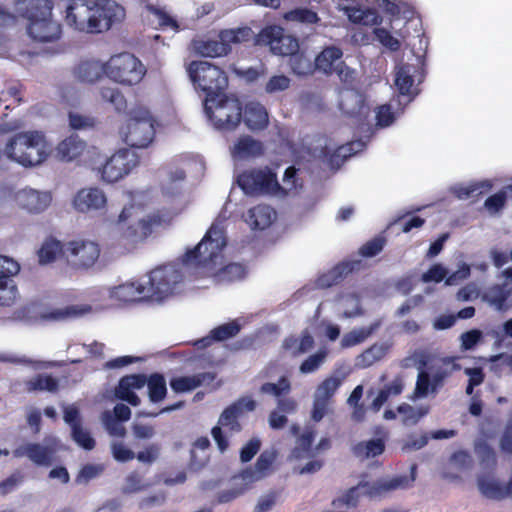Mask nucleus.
<instances>
[{
	"label": "nucleus",
	"instance_id": "obj_31",
	"mask_svg": "<svg viewBox=\"0 0 512 512\" xmlns=\"http://www.w3.org/2000/svg\"><path fill=\"white\" fill-rule=\"evenodd\" d=\"M92 310L90 305H70L62 309H52L40 313V319L43 321H63L83 316Z\"/></svg>",
	"mask_w": 512,
	"mask_h": 512
},
{
	"label": "nucleus",
	"instance_id": "obj_35",
	"mask_svg": "<svg viewBox=\"0 0 512 512\" xmlns=\"http://www.w3.org/2000/svg\"><path fill=\"white\" fill-rule=\"evenodd\" d=\"M263 153V144L250 136L241 137L233 148V155L241 159L258 157Z\"/></svg>",
	"mask_w": 512,
	"mask_h": 512
},
{
	"label": "nucleus",
	"instance_id": "obj_13",
	"mask_svg": "<svg viewBox=\"0 0 512 512\" xmlns=\"http://www.w3.org/2000/svg\"><path fill=\"white\" fill-rule=\"evenodd\" d=\"M256 44L269 46L273 54L281 56L290 57L299 50L298 39L286 35L284 29L276 25L263 28L256 36Z\"/></svg>",
	"mask_w": 512,
	"mask_h": 512
},
{
	"label": "nucleus",
	"instance_id": "obj_29",
	"mask_svg": "<svg viewBox=\"0 0 512 512\" xmlns=\"http://www.w3.org/2000/svg\"><path fill=\"white\" fill-rule=\"evenodd\" d=\"M354 262H341L335 265L328 272L317 278V285L321 288H329L339 284L344 278L353 272Z\"/></svg>",
	"mask_w": 512,
	"mask_h": 512
},
{
	"label": "nucleus",
	"instance_id": "obj_33",
	"mask_svg": "<svg viewBox=\"0 0 512 512\" xmlns=\"http://www.w3.org/2000/svg\"><path fill=\"white\" fill-rule=\"evenodd\" d=\"M85 146L77 135H71L58 144L57 155L62 161H72L83 153Z\"/></svg>",
	"mask_w": 512,
	"mask_h": 512
},
{
	"label": "nucleus",
	"instance_id": "obj_58",
	"mask_svg": "<svg viewBox=\"0 0 512 512\" xmlns=\"http://www.w3.org/2000/svg\"><path fill=\"white\" fill-rule=\"evenodd\" d=\"M252 31L250 28H237L230 30H223L219 34V38L223 41H226L230 46L231 43H241L244 41H248L251 37Z\"/></svg>",
	"mask_w": 512,
	"mask_h": 512
},
{
	"label": "nucleus",
	"instance_id": "obj_14",
	"mask_svg": "<svg viewBox=\"0 0 512 512\" xmlns=\"http://www.w3.org/2000/svg\"><path fill=\"white\" fill-rule=\"evenodd\" d=\"M138 165L134 152L121 149L110 158L100 169L101 179L106 183H115L128 175Z\"/></svg>",
	"mask_w": 512,
	"mask_h": 512
},
{
	"label": "nucleus",
	"instance_id": "obj_23",
	"mask_svg": "<svg viewBox=\"0 0 512 512\" xmlns=\"http://www.w3.org/2000/svg\"><path fill=\"white\" fill-rule=\"evenodd\" d=\"M404 388V376L402 374L395 375L389 383L384 384L379 389L377 396L369 405V409L374 413H378L389 398L401 395Z\"/></svg>",
	"mask_w": 512,
	"mask_h": 512
},
{
	"label": "nucleus",
	"instance_id": "obj_49",
	"mask_svg": "<svg viewBox=\"0 0 512 512\" xmlns=\"http://www.w3.org/2000/svg\"><path fill=\"white\" fill-rule=\"evenodd\" d=\"M291 391V383L286 376H281L277 383L266 382L261 385L260 392L263 394H271L278 399Z\"/></svg>",
	"mask_w": 512,
	"mask_h": 512
},
{
	"label": "nucleus",
	"instance_id": "obj_59",
	"mask_svg": "<svg viewBox=\"0 0 512 512\" xmlns=\"http://www.w3.org/2000/svg\"><path fill=\"white\" fill-rule=\"evenodd\" d=\"M72 439L83 449L92 450L95 447V440L90 433L83 429L82 425H75L71 430Z\"/></svg>",
	"mask_w": 512,
	"mask_h": 512
},
{
	"label": "nucleus",
	"instance_id": "obj_12",
	"mask_svg": "<svg viewBox=\"0 0 512 512\" xmlns=\"http://www.w3.org/2000/svg\"><path fill=\"white\" fill-rule=\"evenodd\" d=\"M237 183L246 194L250 195L277 192L280 189L276 174L268 167L242 172L237 178Z\"/></svg>",
	"mask_w": 512,
	"mask_h": 512
},
{
	"label": "nucleus",
	"instance_id": "obj_6",
	"mask_svg": "<svg viewBox=\"0 0 512 512\" xmlns=\"http://www.w3.org/2000/svg\"><path fill=\"white\" fill-rule=\"evenodd\" d=\"M147 384L149 400L158 403L167 395L166 381L162 374L153 373L149 377L144 374H130L123 376L115 388L117 399L125 401L132 406L140 404V398L133 390L141 389Z\"/></svg>",
	"mask_w": 512,
	"mask_h": 512
},
{
	"label": "nucleus",
	"instance_id": "obj_51",
	"mask_svg": "<svg viewBox=\"0 0 512 512\" xmlns=\"http://www.w3.org/2000/svg\"><path fill=\"white\" fill-rule=\"evenodd\" d=\"M241 330V325L237 320L219 325L211 330L212 337L215 341L222 342L235 337Z\"/></svg>",
	"mask_w": 512,
	"mask_h": 512
},
{
	"label": "nucleus",
	"instance_id": "obj_44",
	"mask_svg": "<svg viewBox=\"0 0 512 512\" xmlns=\"http://www.w3.org/2000/svg\"><path fill=\"white\" fill-rule=\"evenodd\" d=\"M283 18L288 22H297L301 24H317L320 17L317 12L306 7L295 8L284 13Z\"/></svg>",
	"mask_w": 512,
	"mask_h": 512
},
{
	"label": "nucleus",
	"instance_id": "obj_62",
	"mask_svg": "<svg viewBox=\"0 0 512 512\" xmlns=\"http://www.w3.org/2000/svg\"><path fill=\"white\" fill-rule=\"evenodd\" d=\"M160 445L156 443H152L147 445L143 450L139 451L135 454V458L143 464L151 465L153 464L160 456Z\"/></svg>",
	"mask_w": 512,
	"mask_h": 512
},
{
	"label": "nucleus",
	"instance_id": "obj_1",
	"mask_svg": "<svg viewBox=\"0 0 512 512\" xmlns=\"http://www.w3.org/2000/svg\"><path fill=\"white\" fill-rule=\"evenodd\" d=\"M226 244L223 230L213 225L200 243L183 255L182 262L187 267L202 269V275L213 277L219 284L240 281L247 273L243 264L232 262L217 269L222 262V251Z\"/></svg>",
	"mask_w": 512,
	"mask_h": 512
},
{
	"label": "nucleus",
	"instance_id": "obj_9",
	"mask_svg": "<svg viewBox=\"0 0 512 512\" xmlns=\"http://www.w3.org/2000/svg\"><path fill=\"white\" fill-rule=\"evenodd\" d=\"M147 70L144 64L132 53L115 54L105 62V75L123 86H134L142 81Z\"/></svg>",
	"mask_w": 512,
	"mask_h": 512
},
{
	"label": "nucleus",
	"instance_id": "obj_38",
	"mask_svg": "<svg viewBox=\"0 0 512 512\" xmlns=\"http://www.w3.org/2000/svg\"><path fill=\"white\" fill-rule=\"evenodd\" d=\"M209 378H212L209 373L175 377L170 380V387L176 393L189 392L201 386Z\"/></svg>",
	"mask_w": 512,
	"mask_h": 512
},
{
	"label": "nucleus",
	"instance_id": "obj_19",
	"mask_svg": "<svg viewBox=\"0 0 512 512\" xmlns=\"http://www.w3.org/2000/svg\"><path fill=\"white\" fill-rule=\"evenodd\" d=\"M72 205L80 213L99 212L106 208L107 196L98 187L81 188L74 195Z\"/></svg>",
	"mask_w": 512,
	"mask_h": 512
},
{
	"label": "nucleus",
	"instance_id": "obj_42",
	"mask_svg": "<svg viewBox=\"0 0 512 512\" xmlns=\"http://www.w3.org/2000/svg\"><path fill=\"white\" fill-rule=\"evenodd\" d=\"M29 391H47L55 393L59 389V381L50 374L41 373L26 382Z\"/></svg>",
	"mask_w": 512,
	"mask_h": 512
},
{
	"label": "nucleus",
	"instance_id": "obj_32",
	"mask_svg": "<svg viewBox=\"0 0 512 512\" xmlns=\"http://www.w3.org/2000/svg\"><path fill=\"white\" fill-rule=\"evenodd\" d=\"M392 345L387 342L375 343L365 349L356 358V366L359 368H368L374 363L383 359L390 351Z\"/></svg>",
	"mask_w": 512,
	"mask_h": 512
},
{
	"label": "nucleus",
	"instance_id": "obj_30",
	"mask_svg": "<svg viewBox=\"0 0 512 512\" xmlns=\"http://www.w3.org/2000/svg\"><path fill=\"white\" fill-rule=\"evenodd\" d=\"M511 294L512 291L506 283L494 284L485 290L483 300L497 311L503 312L508 309L507 300Z\"/></svg>",
	"mask_w": 512,
	"mask_h": 512
},
{
	"label": "nucleus",
	"instance_id": "obj_37",
	"mask_svg": "<svg viewBox=\"0 0 512 512\" xmlns=\"http://www.w3.org/2000/svg\"><path fill=\"white\" fill-rule=\"evenodd\" d=\"M342 50L335 46L326 47L315 58L314 66L316 69L330 74L335 70V63L342 58Z\"/></svg>",
	"mask_w": 512,
	"mask_h": 512
},
{
	"label": "nucleus",
	"instance_id": "obj_47",
	"mask_svg": "<svg viewBox=\"0 0 512 512\" xmlns=\"http://www.w3.org/2000/svg\"><path fill=\"white\" fill-rule=\"evenodd\" d=\"M359 483L356 486H353L346 490L341 496L332 500L331 505L339 509L343 506L347 508H356L360 502V494H359Z\"/></svg>",
	"mask_w": 512,
	"mask_h": 512
},
{
	"label": "nucleus",
	"instance_id": "obj_27",
	"mask_svg": "<svg viewBox=\"0 0 512 512\" xmlns=\"http://www.w3.org/2000/svg\"><path fill=\"white\" fill-rule=\"evenodd\" d=\"M73 74L80 82L94 83L105 75V63L98 60L81 61L74 67Z\"/></svg>",
	"mask_w": 512,
	"mask_h": 512
},
{
	"label": "nucleus",
	"instance_id": "obj_24",
	"mask_svg": "<svg viewBox=\"0 0 512 512\" xmlns=\"http://www.w3.org/2000/svg\"><path fill=\"white\" fill-rule=\"evenodd\" d=\"M242 119L245 125L252 131L265 129L269 124L266 108L259 102H248L244 108Z\"/></svg>",
	"mask_w": 512,
	"mask_h": 512
},
{
	"label": "nucleus",
	"instance_id": "obj_53",
	"mask_svg": "<svg viewBox=\"0 0 512 512\" xmlns=\"http://www.w3.org/2000/svg\"><path fill=\"white\" fill-rule=\"evenodd\" d=\"M397 412L403 415L405 425L416 424L422 417L428 413V408H414L413 406L402 403L397 407Z\"/></svg>",
	"mask_w": 512,
	"mask_h": 512
},
{
	"label": "nucleus",
	"instance_id": "obj_26",
	"mask_svg": "<svg viewBox=\"0 0 512 512\" xmlns=\"http://www.w3.org/2000/svg\"><path fill=\"white\" fill-rule=\"evenodd\" d=\"M314 345V338L307 329L302 331L299 337L289 335L282 341V349L293 358L309 352Z\"/></svg>",
	"mask_w": 512,
	"mask_h": 512
},
{
	"label": "nucleus",
	"instance_id": "obj_40",
	"mask_svg": "<svg viewBox=\"0 0 512 512\" xmlns=\"http://www.w3.org/2000/svg\"><path fill=\"white\" fill-rule=\"evenodd\" d=\"M478 487L481 494L489 499L501 500L511 494L508 490V486L503 487L497 481L485 477L478 479Z\"/></svg>",
	"mask_w": 512,
	"mask_h": 512
},
{
	"label": "nucleus",
	"instance_id": "obj_43",
	"mask_svg": "<svg viewBox=\"0 0 512 512\" xmlns=\"http://www.w3.org/2000/svg\"><path fill=\"white\" fill-rule=\"evenodd\" d=\"M197 50L199 54L204 57L214 58L227 55L231 51V46L220 38V40H207L201 42L197 47Z\"/></svg>",
	"mask_w": 512,
	"mask_h": 512
},
{
	"label": "nucleus",
	"instance_id": "obj_5",
	"mask_svg": "<svg viewBox=\"0 0 512 512\" xmlns=\"http://www.w3.org/2000/svg\"><path fill=\"white\" fill-rule=\"evenodd\" d=\"M137 210L133 204L125 206L116 220L119 227L118 241L125 246H135L143 242L162 224L161 215L149 214L139 218Z\"/></svg>",
	"mask_w": 512,
	"mask_h": 512
},
{
	"label": "nucleus",
	"instance_id": "obj_50",
	"mask_svg": "<svg viewBox=\"0 0 512 512\" xmlns=\"http://www.w3.org/2000/svg\"><path fill=\"white\" fill-rule=\"evenodd\" d=\"M491 188L492 184L489 181H481L471 183L468 186H460L455 189V194L459 199H468L488 192Z\"/></svg>",
	"mask_w": 512,
	"mask_h": 512
},
{
	"label": "nucleus",
	"instance_id": "obj_25",
	"mask_svg": "<svg viewBox=\"0 0 512 512\" xmlns=\"http://www.w3.org/2000/svg\"><path fill=\"white\" fill-rule=\"evenodd\" d=\"M114 294L124 303L151 301L146 284L139 281L119 285L115 288Z\"/></svg>",
	"mask_w": 512,
	"mask_h": 512
},
{
	"label": "nucleus",
	"instance_id": "obj_17",
	"mask_svg": "<svg viewBox=\"0 0 512 512\" xmlns=\"http://www.w3.org/2000/svg\"><path fill=\"white\" fill-rule=\"evenodd\" d=\"M416 474V465H412L411 467V476L408 477L406 475L395 476L391 479H378L373 482L369 481H360L359 487L364 490V494L373 499L378 497H383L391 491L397 489H405L410 486L412 482L415 480Z\"/></svg>",
	"mask_w": 512,
	"mask_h": 512
},
{
	"label": "nucleus",
	"instance_id": "obj_39",
	"mask_svg": "<svg viewBox=\"0 0 512 512\" xmlns=\"http://www.w3.org/2000/svg\"><path fill=\"white\" fill-rule=\"evenodd\" d=\"M380 321L371 323L368 327H361L359 329H353L350 332L344 334L341 339L342 348H350L363 343L368 337H370L379 327Z\"/></svg>",
	"mask_w": 512,
	"mask_h": 512
},
{
	"label": "nucleus",
	"instance_id": "obj_7",
	"mask_svg": "<svg viewBox=\"0 0 512 512\" xmlns=\"http://www.w3.org/2000/svg\"><path fill=\"white\" fill-rule=\"evenodd\" d=\"M156 119L143 105H136L128 112L126 124L120 134L124 142L133 148H146L152 143L156 132Z\"/></svg>",
	"mask_w": 512,
	"mask_h": 512
},
{
	"label": "nucleus",
	"instance_id": "obj_4",
	"mask_svg": "<svg viewBox=\"0 0 512 512\" xmlns=\"http://www.w3.org/2000/svg\"><path fill=\"white\" fill-rule=\"evenodd\" d=\"M5 155L23 167H33L47 159L49 146L41 131L19 132L7 142Z\"/></svg>",
	"mask_w": 512,
	"mask_h": 512
},
{
	"label": "nucleus",
	"instance_id": "obj_63",
	"mask_svg": "<svg viewBox=\"0 0 512 512\" xmlns=\"http://www.w3.org/2000/svg\"><path fill=\"white\" fill-rule=\"evenodd\" d=\"M361 146L360 142H349L346 145H342L337 148V150L331 155L329 161L331 165L335 163L339 166L343 163L348 157L355 153L354 146Z\"/></svg>",
	"mask_w": 512,
	"mask_h": 512
},
{
	"label": "nucleus",
	"instance_id": "obj_15",
	"mask_svg": "<svg viewBox=\"0 0 512 512\" xmlns=\"http://www.w3.org/2000/svg\"><path fill=\"white\" fill-rule=\"evenodd\" d=\"M100 246L91 240H72L64 244V256L74 266L89 268L93 266L100 256Z\"/></svg>",
	"mask_w": 512,
	"mask_h": 512
},
{
	"label": "nucleus",
	"instance_id": "obj_2",
	"mask_svg": "<svg viewBox=\"0 0 512 512\" xmlns=\"http://www.w3.org/2000/svg\"><path fill=\"white\" fill-rule=\"evenodd\" d=\"M124 17V9L111 0H101L90 7L85 2L73 0L66 7V23L78 31L101 33Z\"/></svg>",
	"mask_w": 512,
	"mask_h": 512
},
{
	"label": "nucleus",
	"instance_id": "obj_56",
	"mask_svg": "<svg viewBox=\"0 0 512 512\" xmlns=\"http://www.w3.org/2000/svg\"><path fill=\"white\" fill-rule=\"evenodd\" d=\"M386 244V238L383 235H377L364 243L359 248V255L364 258H371L382 252Z\"/></svg>",
	"mask_w": 512,
	"mask_h": 512
},
{
	"label": "nucleus",
	"instance_id": "obj_18",
	"mask_svg": "<svg viewBox=\"0 0 512 512\" xmlns=\"http://www.w3.org/2000/svg\"><path fill=\"white\" fill-rule=\"evenodd\" d=\"M20 270L14 259L0 255V306H11L18 294L17 286L12 279Z\"/></svg>",
	"mask_w": 512,
	"mask_h": 512
},
{
	"label": "nucleus",
	"instance_id": "obj_46",
	"mask_svg": "<svg viewBox=\"0 0 512 512\" xmlns=\"http://www.w3.org/2000/svg\"><path fill=\"white\" fill-rule=\"evenodd\" d=\"M289 65L292 72L298 76L312 74L315 68L311 60L304 53H300L299 50L290 56Z\"/></svg>",
	"mask_w": 512,
	"mask_h": 512
},
{
	"label": "nucleus",
	"instance_id": "obj_11",
	"mask_svg": "<svg viewBox=\"0 0 512 512\" xmlns=\"http://www.w3.org/2000/svg\"><path fill=\"white\" fill-rule=\"evenodd\" d=\"M215 110L205 104V112L214 126L219 130H233L242 120V106L238 100L218 97Z\"/></svg>",
	"mask_w": 512,
	"mask_h": 512
},
{
	"label": "nucleus",
	"instance_id": "obj_41",
	"mask_svg": "<svg viewBox=\"0 0 512 512\" xmlns=\"http://www.w3.org/2000/svg\"><path fill=\"white\" fill-rule=\"evenodd\" d=\"M385 451V442L381 438L361 441L354 445L353 453L363 458H371L381 455Z\"/></svg>",
	"mask_w": 512,
	"mask_h": 512
},
{
	"label": "nucleus",
	"instance_id": "obj_64",
	"mask_svg": "<svg viewBox=\"0 0 512 512\" xmlns=\"http://www.w3.org/2000/svg\"><path fill=\"white\" fill-rule=\"evenodd\" d=\"M111 453L113 458L121 463L129 462L135 458V453L123 442H113Z\"/></svg>",
	"mask_w": 512,
	"mask_h": 512
},
{
	"label": "nucleus",
	"instance_id": "obj_28",
	"mask_svg": "<svg viewBox=\"0 0 512 512\" xmlns=\"http://www.w3.org/2000/svg\"><path fill=\"white\" fill-rule=\"evenodd\" d=\"M275 218L276 212L272 207L259 204L248 210L246 222L252 229L263 230L269 227Z\"/></svg>",
	"mask_w": 512,
	"mask_h": 512
},
{
	"label": "nucleus",
	"instance_id": "obj_36",
	"mask_svg": "<svg viewBox=\"0 0 512 512\" xmlns=\"http://www.w3.org/2000/svg\"><path fill=\"white\" fill-rule=\"evenodd\" d=\"M278 458V451L275 448L263 450L254 464L255 479H263L269 476L274 468V464Z\"/></svg>",
	"mask_w": 512,
	"mask_h": 512
},
{
	"label": "nucleus",
	"instance_id": "obj_21",
	"mask_svg": "<svg viewBox=\"0 0 512 512\" xmlns=\"http://www.w3.org/2000/svg\"><path fill=\"white\" fill-rule=\"evenodd\" d=\"M54 449L39 443H26L13 450L15 458L27 457L36 466H49L53 462Z\"/></svg>",
	"mask_w": 512,
	"mask_h": 512
},
{
	"label": "nucleus",
	"instance_id": "obj_10",
	"mask_svg": "<svg viewBox=\"0 0 512 512\" xmlns=\"http://www.w3.org/2000/svg\"><path fill=\"white\" fill-rule=\"evenodd\" d=\"M183 281L181 271L173 265H165L152 270L146 284L151 301L161 302Z\"/></svg>",
	"mask_w": 512,
	"mask_h": 512
},
{
	"label": "nucleus",
	"instance_id": "obj_45",
	"mask_svg": "<svg viewBox=\"0 0 512 512\" xmlns=\"http://www.w3.org/2000/svg\"><path fill=\"white\" fill-rule=\"evenodd\" d=\"M62 253L64 255V245L57 240H46L38 250V258L41 264L53 262L57 255Z\"/></svg>",
	"mask_w": 512,
	"mask_h": 512
},
{
	"label": "nucleus",
	"instance_id": "obj_48",
	"mask_svg": "<svg viewBox=\"0 0 512 512\" xmlns=\"http://www.w3.org/2000/svg\"><path fill=\"white\" fill-rule=\"evenodd\" d=\"M104 101L113 105L118 113L124 112L127 108V101L122 92L117 88L102 87L100 90Z\"/></svg>",
	"mask_w": 512,
	"mask_h": 512
},
{
	"label": "nucleus",
	"instance_id": "obj_55",
	"mask_svg": "<svg viewBox=\"0 0 512 512\" xmlns=\"http://www.w3.org/2000/svg\"><path fill=\"white\" fill-rule=\"evenodd\" d=\"M101 420L105 429L111 436L119 438L125 437L126 428L122 424L123 421L116 419L112 412L104 411L101 415Z\"/></svg>",
	"mask_w": 512,
	"mask_h": 512
},
{
	"label": "nucleus",
	"instance_id": "obj_54",
	"mask_svg": "<svg viewBox=\"0 0 512 512\" xmlns=\"http://www.w3.org/2000/svg\"><path fill=\"white\" fill-rule=\"evenodd\" d=\"M441 380L442 378L439 375H436L434 376L433 382H431L429 374L421 371L418 374L414 394L416 397L426 396L429 392L430 386L432 387V391H435Z\"/></svg>",
	"mask_w": 512,
	"mask_h": 512
},
{
	"label": "nucleus",
	"instance_id": "obj_16",
	"mask_svg": "<svg viewBox=\"0 0 512 512\" xmlns=\"http://www.w3.org/2000/svg\"><path fill=\"white\" fill-rule=\"evenodd\" d=\"M425 78L424 67L421 63H403L396 67L395 86L400 95L413 99L418 94L415 82L422 83Z\"/></svg>",
	"mask_w": 512,
	"mask_h": 512
},
{
	"label": "nucleus",
	"instance_id": "obj_61",
	"mask_svg": "<svg viewBox=\"0 0 512 512\" xmlns=\"http://www.w3.org/2000/svg\"><path fill=\"white\" fill-rule=\"evenodd\" d=\"M475 452L480 459V463L485 466H494L496 464V454L494 449L485 441L479 442L475 446Z\"/></svg>",
	"mask_w": 512,
	"mask_h": 512
},
{
	"label": "nucleus",
	"instance_id": "obj_60",
	"mask_svg": "<svg viewBox=\"0 0 512 512\" xmlns=\"http://www.w3.org/2000/svg\"><path fill=\"white\" fill-rule=\"evenodd\" d=\"M373 33L376 39L390 51H398L400 49V41L395 38L387 29L382 27L374 28Z\"/></svg>",
	"mask_w": 512,
	"mask_h": 512
},
{
	"label": "nucleus",
	"instance_id": "obj_34",
	"mask_svg": "<svg viewBox=\"0 0 512 512\" xmlns=\"http://www.w3.org/2000/svg\"><path fill=\"white\" fill-rule=\"evenodd\" d=\"M345 12L349 21L354 24L372 26L380 24L382 21L379 13L372 8L346 7Z\"/></svg>",
	"mask_w": 512,
	"mask_h": 512
},
{
	"label": "nucleus",
	"instance_id": "obj_3",
	"mask_svg": "<svg viewBox=\"0 0 512 512\" xmlns=\"http://www.w3.org/2000/svg\"><path fill=\"white\" fill-rule=\"evenodd\" d=\"M17 13L28 20V35L38 42H52L61 35V25L52 19L51 0H17Z\"/></svg>",
	"mask_w": 512,
	"mask_h": 512
},
{
	"label": "nucleus",
	"instance_id": "obj_22",
	"mask_svg": "<svg viewBox=\"0 0 512 512\" xmlns=\"http://www.w3.org/2000/svg\"><path fill=\"white\" fill-rule=\"evenodd\" d=\"M19 205L30 213H40L48 208L51 203V195L33 189H24L17 194Z\"/></svg>",
	"mask_w": 512,
	"mask_h": 512
},
{
	"label": "nucleus",
	"instance_id": "obj_8",
	"mask_svg": "<svg viewBox=\"0 0 512 512\" xmlns=\"http://www.w3.org/2000/svg\"><path fill=\"white\" fill-rule=\"evenodd\" d=\"M193 85L205 93L206 102H215L224 96L228 76L220 67L208 61H192L187 67Z\"/></svg>",
	"mask_w": 512,
	"mask_h": 512
},
{
	"label": "nucleus",
	"instance_id": "obj_20",
	"mask_svg": "<svg viewBox=\"0 0 512 512\" xmlns=\"http://www.w3.org/2000/svg\"><path fill=\"white\" fill-rule=\"evenodd\" d=\"M256 402L250 397L240 398L238 401L232 403L224 409L221 413L218 424L222 427L228 428L230 432H240L242 427L239 423V417L244 411L250 412L255 410Z\"/></svg>",
	"mask_w": 512,
	"mask_h": 512
},
{
	"label": "nucleus",
	"instance_id": "obj_57",
	"mask_svg": "<svg viewBox=\"0 0 512 512\" xmlns=\"http://www.w3.org/2000/svg\"><path fill=\"white\" fill-rule=\"evenodd\" d=\"M327 350L320 349L316 353L307 357L300 365L299 370L302 374L315 372L324 363L327 357Z\"/></svg>",
	"mask_w": 512,
	"mask_h": 512
},
{
	"label": "nucleus",
	"instance_id": "obj_52",
	"mask_svg": "<svg viewBox=\"0 0 512 512\" xmlns=\"http://www.w3.org/2000/svg\"><path fill=\"white\" fill-rule=\"evenodd\" d=\"M340 385L341 381L339 378L328 377L318 385L315 397L330 402Z\"/></svg>",
	"mask_w": 512,
	"mask_h": 512
}]
</instances>
